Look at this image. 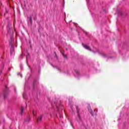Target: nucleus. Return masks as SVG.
Returning a JSON list of instances; mask_svg holds the SVG:
<instances>
[{
    "instance_id": "nucleus-1",
    "label": "nucleus",
    "mask_w": 129,
    "mask_h": 129,
    "mask_svg": "<svg viewBox=\"0 0 129 129\" xmlns=\"http://www.w3.org/2000/svg\"><path fill=\"white\" fill-rule=\"evenodd\" d=\"M10 40H9L10 46H11V48L10 49L11 55L14 54V36L12 35L10 38Z\"/></svg>"
},
{
    "instance_id": "nucleus-2",
    "label": "nucleus",
    "mask_w": 129,
    "mask_h": 129,
    "mask_svg": "<svg viewBox=\"0 0 129 129\" xmlns=\"http://www.w3.org/2000/svg\"><path fill=\"white\" fill-rule=\"evenodd\" d=\"M74 75L76 78H80V73L77 70H74Z\"/></svg>"
},
{
    "instance_id": "nucleus-3",
    "label": "nucleus",
    "mask_w": 129,
    "mask_h": 129,
    "mask_svg": "<svg viewBox=\"0 0 129 129\" xmlns=\"http://www.w3.org/2000/svg\"><path fill=\"white\" fill-rule=\"evenodd\" d=\"M33 18V19L34 20V21L36 20V15H32V16H30L29 17V21H28V25H30H30H32V19Z\"/></svg>"
},
{
    "instance_id": "nucleus-4",
    "label": "nucleus",
    "mask_w": 129,
    "mask_h": 129,
    "mask_svg": "<svg viewBox=\"0 0 129 129\" xmlns=\"http://www.w3.org/2000/svg\"><path fill=\"white\" fill-rule=\"evenodd\" d=\"M82 45L84 47V48H85V49L89 50V51H91V48H90V47H89V46L84 43L82 44Z\"/></svg>"
},
{
    "instance_id": "nucleus-5",
    "label": "nucleus",
    "mask_w": 129,
    "mask_h": 129,
    "mask_svg": "<svg viewBox=\"0 0 129 129\" xmlns=\"http://www.w3.org/2000/svg\"><path fill=\"white\" fill-rule=\"evenodd\" d=\"M6 90L4 92V98L6 99L7 98V96H8V87H6Z\"/></svg>"
},
{
    "instance_id": "nucleus-6",
    "label": "nucleus",
    "mask_w": 129,
    "mask_h": 129,
    "mask_svg": "<svg viewBox=\"0 0 129 129\" xmlns=\"http://www.w3.org/2000/svg\"><path fill=\"white\" fill-rule=\"evenodd\" d=\"M76 108L77 109V111L78 112V118L80 120L81 118H80V114H79V109L78 108V106H76Z\"/></svg>"
},
{
    "instance_id": "nucleus-7",
    "label": "nucleus",
    "mask_w": 129,
    "mask_h": 129,
    "mask_svg": "<svg viewBox=\"0 0 129 129\" xmlns=\"http://www.w3.org/2000/svg\"><path fill=\"white\" fill-rule=\"evenodd\" d=\"M100 54L102 57H103L104 58L107 57V55L105 54V53L103 52H100Z\"/></svg>"
},
{
    "instance_id": "nucleus-8",
    "label": "nucleus",
    "mask_w": 129,
    "mask_h": 129,
    "mask_svg": "<svg viewBox=\"0 0 129 129\" xmlns=\"http://www.w3.org/2000/svg\"><path fill=\"white\" fill-rule=\"evenodd\" d=\"M39 83V82L37 80L34 79V82H33V86H35L36 84H38Z\"/></svg>"
},
{
    "instance_id": "nucleus-9",
    "label": "nucleus",
    "mask_w": 129,
    "mask_h": 129,
    "mask_svg": "<svg viewBox=\"0 0 129 129\" xmlns=\"http://www.w3.org/2000/svg\"><path fill=\"white\" fill-rule=\"evenodd\" d=\"M117 14H118V16H122V13L121 12L119 11L118 10H117Z\"/></svg>"
},
{
    "instance_id": "nucleus-10",
    "label": "nucleus",
    "mask_w": 129,
    "mask_h": 129,
    "mask_svg": "<svg viewBox=\"0 0 129 129\" xmlns=\"http://www.w3.org/2000/svg\"><path fill=\"white\" fill-rule=\"evenodd\" d=\"M88 111L90 112L91 114L93 115V113L92 112V110H91V108H88Z\"/></svg>"
},
{
    "instance_id": "nucleus-11",
    "label": "nucleus",
    "mask_w": 129,
    "mask_h": 129,
    "mask_svg": "<svg viewBox=\"0 0 129 129\" xmlns=\"http://www.w3.org/2000/svg\"><path fill=\"white\" fill-rule=\"evenodd\" d=\"M42 116H39L37 119V121H41L42 120Z\"/></svg>"
},
{
    "instance_id": "nucleus-12",
    "label": "nucleus",
    "mask_w": 129,
    "mask_h": 129,
    "mask_svg": "<svg viewBox=\"0 0 129 129\" xmlns=\"http://www.w3.org/2000/svg\"><path fill=\"white\" fill-rule=\"evenodd\" d=\"M23 112H24V108H23V107H22V108H21V111H20V114H21V115H22V114H23Z\"/></svg>"
},
{
    "instance_id": "nucleus-13",
    "label": "nucleus",
    "mask_w": 129,
    "mask_h": 129,
    "mask_svg": "<svg viewBox=\"0 0 129 129\" xmlns=\"http://www.w3.org/2000/svg\"><path fill=\"white\" fill-rule=\"evenodd\" d=\"M32 113L33 114L34 117L35 116V115H36V111L35 110H33L32 111Z\"/></svg>"
},
{
    "instance_id": "nucleus-14",
    "label": "nucleus",
    "mask_w": 129,
    "mask_h": 129,
    "mask_svg": "<svg viewBox=\"0 0 129 129\" xmlns=\"http://www.w3.org/2000/svg\"><path fill=\"white\" fill-rule=\"evenodd\" d=\"M26 95H27V94L26 93V92H24L23 94V98H26Z\"/></svg>"
},
{
    "instance_id": "nucleus-15",
    "label": "nucleus",
    "mask_w": 129,
    "mask_h": 129,
    "mask_svg": "<svg viewBox=\"0 0 129 129\" xmlns=\"http://www.w3.org/2000/svg\"><path fill=\"white\" fill-rule=\"evenodd\" d=\"M29 54H28L27 56H26V61H27V63H28V60H29Z\"/></svg>"
},
{
    "instance_id": "nucleus-16",
    "label": "nucleus",
    "mask_w": 129,
    "mask_h": 129,
    "mask_svg": "<svg viewBox=\"0 0 129 129\" xmlns=\"http://www.w3.org/2000/svg\"><path fill=\"white\" fill-rule=\"evenodd\" d=\"M62 56L64 57V58H65L66 59H67V56L65 54H64V53H62Z\"/></svg>"
},
{
    "instance_id": "nucleus-17",
    "label": "nucleus",
    "mask_w": 129,
    "mask_h": 129,
    "mask_svg": "<svg viewBox=\"0 0 129 129\" xmlns=\"http://www.w3.org/2000/svg\"><path fill=\"white\" fill-rule=\"evenodd\" d=\"M93 51H94V52H98V53H99V49H96V50H94V49H93Z\"/></svg>"
},
{
    "instance_id": "nucleus-18",
    "label": "nucleus",
    "mask_w": 129,
    "mask_h": 129,
    "mask_svg": "<svg viewBox=\"0 0 129 129\" xmlns=\"http://www.w3.org/2000/svg\"><path fill=\"white\" fill-rule=\"evenodd\" d=\"M87 2V5H88V3H89V0H86Z\"/></svg>"
},
{
    "instance_id": "nucleus-19",
    "label": "nucleus",
    "mask_w": 129,
    "mask_h": 129,
    "mask_svg": "<svg viewBox=\"0 0 129 129\" xmlns=\"http://www.w3.org/2000/svg\"><path fill=\"white\" fill-rule=\"evenodd\" d=\"M20 58H21V59H23V54H21V55Z\"/></svg>"
},
{
    "instance_id": "nucleus-20",
    "label": "nucleus",
    "mask_w": 129,
    "mask_h": 129,
    "mask_svg": "<svg viewBox=\"0 0 129 129\" xmlns=\"http://www.w3.org/2000/svg\"><path fill=\"white\" fill-rule=\"evenodd\" d=\"M18 75H20L21 77H22V75L21 74V73L18 74Z\"/></svg>"
},
{
    "instance_id": "nucleus-21",
    "label": "nucleus",
    "mask_w": 129,
    "mask_h": 129,
    "mask_svg": "<svg viewBox=\"0 0 129 129\" xmlns=\"http://www.w3.org/2000/svg\"><path fill=\"white\" fill-rule=\"evenodd\" d=\"M67 75H70V74H69V72H67Z\"/></svg>"
},
{
    "instance_id": "nucleus-22",
    "label": "nucleus",
    "mask_w": 129,
    "mask_h": 129,
    "mask_svg": "<svg viewBox=\"0 0 129 129\" xmlns=\"http://www.w3.org/2000/svg\"><path fill=\"white\" fill-rule=\"evenodd\" d=\"M71 108H72V110L73 111H74V110L72 108V106H71Z\"/></svg>"
},
{
    "instance_id": "nucleus-23",
    "label": "nucleus",
    "mask_w": 129,
    "mask_h": 129,
    "mask_svg": "<svg viewBox=\"0 0 129 129\" xmlns=\"http://www.w3.org/2000/svg\"><path fill=\"white\" fill-rule=\"evenodd\" d=\"M59 117H62V115H59Z\"/></svg>"
},
{
    "instance_id": "nucleus-24",
    "label": "nucleus",
    "mask_w": 129,
    "mask_h": 129,
    "mask_svg": "<svg viewBox=\"0 0 129 129\" xmlns=\"http://www.w3.org/2000/svg\"><path fill=\"white\" fill-rule=\"evenodd\" d=\"M10 69H11V68H9V71H10Z\"/></svg>"
},
{
    "instance_id": "nucleus-25",
    "label": "nucleus",
    "mask_w": 129,
    "mask_h": 129,
    "mask_svg": "<svg viewBox=\"0 0 129 129\" xmlns=\"http://www.w3.org/2000/svg\"><path fill=\"white\" fill-rule=\"evenodd\" d=\"M85 34H87V32H85Z\"/></svg>"
},
{
    "instance_id": "nucleus-26",
    "label": "nucleus",
    "mask_w": 129,
    "mask_h": 129,
    "mask_svg": "<svg viewBox=\"0 0 129 129\" xmlns=\"http://www.w3.org/2000/svg\"><path fill=\"white\" fill-rule=\"evenodd\" d=\"M69 103H70V100H69Z\"/></svg>"
},
{
    "instance_id": "nucleus-27",
    "label": "nucleus",
    "mask_w": 129,
    "mask_h": 129,
    "mask_svg": "<svg viewBox=\"0 0 129 129\" xmlns=\"http://www.w3.org/2000/svg\"><path fill=\"white\" fill-rule=\"evenodd\" d=\"M3 121H5V120L3 119Z\"/></svg>"
},
{
    "instance_id": "nucleus-28",
    "label": "nucleus",
    "mask_w": 129,
    "mask_h": 129,
    "mask_svg": "<svg viewBox=\"0 0 129 129\" xmlns=\"http://www.w3.org/2000/svg\"><path fill=\"white\" fill-rule=\"evenodd\" d=\"M20 67H21V68H22V66H21Z\"/></svg>"
}]
</instances>
